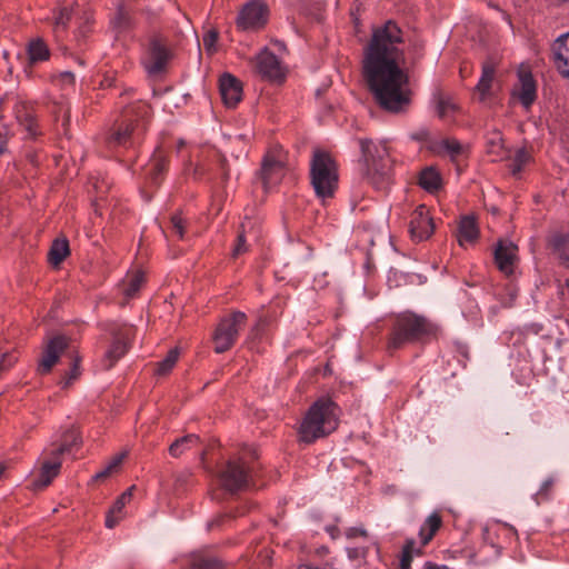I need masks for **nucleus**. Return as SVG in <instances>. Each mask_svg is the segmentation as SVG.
I'll return each instance as SVG.
<instances>
[{
    "instance_id": "36",
    "label": "nucleus",
    "mask_w": 569,
    "mask_h": 569,
    "mask_svg": "<svg viewBox=\"0 0 569 569\" xmlns=\"http://www.w3.org/2000/svg\"><path fill=\"white\" fill-rule=\"evenodd\" d=\"M531 159H532V157L527 149H525V148L519 149L516 152L512 163L510 166L511 173L513 176H517L519 172H521L523 167L531 161Z\"/></svg>"
},
{
    "instance_id": "43",
    "label": "nucleus",
    "mask_w": 569,
    "mask_h": 569,
    "mask_svg": "<svg viewBox=\"0 0 569 569\" xmlns=\"http://www.w3.org/2000/svg\"><path fill=\"white\" fill-rule=\"evenodd\" d=\"M553 486L552 479H547L540 487L539 491L536 493V500L540 503L543 500L548 499L549 492Z\"/></svg>"
},
{
    "instance_id": "10",
    "label": "nucleus",
    "mask_w": 569,
    "mask_h": 569,
    "mask_svg": "<svg viewBox=\"0 0 569 569\" xmlns=\"http://www.w3.org/2000/svg\"><path fill=\"white\" fill-rule=\"evenodd\" d=\"M433 221L429 217L427 208L425 206H419L413 211L409 223V231L412 240H426L433 233Z\"/></svg>"
},
{
    "instance_id": "57",
    "label": "nucleus",
    "mask_w": 569,
    "mask_h": 569,
    "mask_svg": "<svg viewBox=\"0 0 569 569\" xmlns=\"http://www.w3.org/2000/svg\"><path fill=\"white\" fill-rule=\"evenodd\" d=\"M328 373H330L329 365H327L326 368H325V375H328Z\"/></svg>"
},
{
    "instance_id": "29",
    "label": "nucleus",
    "mask_w": 569,
    "mask_h": 569,
    "mask_svg": "<svg viewBox=\"0 0 569 569\" xmlns=\"http://www.w3.org/2000/svg\"><path fill=\"white\" fill-rule=\"evenodd\" d=\"M198 442V437L196 435H188L180 439H177L170 447H169V453L178 458L180 457L186 450L190 449Z\"/></svg>"
},
{
    "instance_id": "28",
    "label": "nucleus",
    "mask_w": 569,
    "mask_h": 569,
    "mask_svg": "<svg viewBox=\"0 0 569 569\" xmlns=\"http://www.w3.org/2000/svg\"><path fill=\"white\" fill-rule=\"evenodd\" d=\"M28 56L31 63H37L49 58V49L41 39H36L28 46Z\"/></svg>"
},
{
    "instance_id": "44",
    "label": "nucleus",
    "mask_w": 569,
    "mask_h": 569,
    "mask_svg": "<svg viewBox=\"0 0 569 569\" xmlns=\"http://www.w3.org/2000/svg\"><path fill=\"white\" fill-rule=\"evenodd\" d=\"M171 223L174 232L182 238L184 233V220L181 218L180 214H173L171 217Z\"/></svg>"
},
{
    "instance_id": "35",
    "label": "nucleus",
    "mask_w": 569,
    "mask_h": 569,
    "mask_svg": "<svg viewBox=\"0 0 569 569\" xmlns=\"http://www.w3.org/2000/svg\"><path fill=\"white\" fill-rule=\"evenodd\" d=\"M68 347V338L64 336H54L48 340L44 356H59Z\"/></svg>"
},
{
    "instance_id": "46",
    "label": "nucleus",
    "mask_w": 569,
    "mask_h": 569,
    "mask_svg": "<svg viewBox=\"0 0 569 569\" xmlns=\"http://www.w3.org/2000/svg\"><path fill=\"white\" fill-rule=\"evenodd\" d=\"M59 358H42V361L39 365V370L44 373L51 370L58 362Z\"/></svg>"
},
{
    "instance_id": "37",
    "label": "nucleus",
    "mask_w": 569,
    "mask_h": 569,
    "mask_svg": "<svg viewBox=\"0 0 569 569\" xmlns=\"http://www.w3.org/2000/svg\"><path fill=\"white\" fill-rule=\"evenodd\" d=\"M111 23L113 29L118 32H122L129 29L131 26L129 12L122 6H120Z\"/></svg>"
},
{
    "instance_id": "11",
    "label": "nucleus",
    "mask_w": 569,
    "mask_h": 569,
    "mask_svg": "<svg viewBox=\"0 0 569 569\" xmlns=\"http://www.w3.org/2000/svg\"><path fill=\"white\" fill-rule=\"evenodd\" d=\"M284 173V168L281 160L277 159L273 154L268 153L262 161L261 169L259 171V179L261 180L262 187L268 191L273 186L278 184Z\"/></svg>"
},
{
    "instance_id": "41",
    "label": "nucleus",
    "mask_w": 569,
    "mask_h": 569,
    "mask_svg": "<svg viewBox=\"0 0 569 569\" xmlns=\"http://www.w3.org/2000/svg\"><path fill=\"white\" fill-rule=\"evenodd\" d=\"M218 38H219V32L216 29L209 30L203 36V47L209 54H212L217 51L216 44H217Z\"/></svg>"
},
{
    "instance_id": "18",
    "label": "nucleus",
    "mask_w": 569,
    "mask_h": 569,
    "mask_svg": "<svg viewBox=\"0 0 569 569\" xmlns=\"http://www.w3.org/2000/svg\"><path fill=\"white\" fill-rule=\"evenodd\" d=\"M136 487L131 486L128 488L113 503V506L108 511L106 518V526L109 529H112L118 525V522L122 519V510L123 508L132 500L133 491Z\"/></svg>"
},
{
    "instance_id": "15",
    "label": "nucleus",
    "mask_w": 569,
    "mask_h": 569,
    "mask_svg": "<svg viewBox=\"0 0 569 569\" xmlns=\"http://www.w3.org/2000/svg\"><path fill=\"white\" fill-rule=\"evenodd\" d=\"M219 89L223 103L228 108L236 107L242 99V84L230 73L221 76L219 81Z\"/></svg>"
},
{
    "instance_id": "45",
    "label": "nucleus",
    "mask_w": 569,
    "mask_h": 569,
    "mask_svg": "<svg viewBox=\"0 0 569 569\" xmlns=\"http://www.w3.org/2000/svg\"><path fill=\"white\" fill-rule=\"evenodd\" d=\"M189 346L187 342L179 341L174 347L170 348L167 351V356L173 357V356H180L181 353L189 352Z\"/></svg>"
},
{
    "instance_id": "48",
    "label": "nucleus",
    "mask_w": 569,
    "mask_h": 569,
    "mask_svg": "<svg viewBox=\"0 0 569 569\" xmlns=\"http://www.w3.org/2000/svg\"><path fill=\"white\" fill-rule=\"evenodd\" d=\"M348 557L350 560H357L362 558L366 553V549L363 548H348L347 549Z\"/></svg>"
},
{
    "instance_id": "42",
    "label": "nucleus",
    "mask_w": 569,
    "mask_h": 569,
    "mask_svg": "<svg viewBox=\"0 0 569 569\" xmlns=\"http://www.w3.org/2000/svg\"><path fill=\"white\" fill-rule=\"evenodd\" d=\"M176 360L177 358H164L162 361L158 363L156 373L158 376H166L176 366Z\"/></svg>"
},
{
    "instance_id": "54",
    "label": "nucleus",
    "mask_w": 569,
    "mask_h": 569,
    "mask_svg": "<svg viewBox=\"0 0 569 569\" xmlns=\"http://www.w3.org/2000/svg\"><path fill=\"white\" fill-rule=\"evenodd\" d=\"M260 323L256 325V327L252 329V335L257 333L259 331Z\"/></svg>"
},
{
    "instance_id": "13",
    "label": "nucleus",
    "mask_w": 569,
    "mask_h": 569,
    "mask_svg": "<svg viewBox=\"0 0 569 569\" xmlns=\"http://www.w3.org/2000/svg\"><path fill=\"white\" fill-rule=\"evenodd\" d=\"M517 246L509 240H500L495 250L496 263L502 272L511 274L517 262Z\"/></svg>"
},
{
    "instance_id": "30",
    "label": "nucleus",
    "mask_w": 569,
    "mask_h": 569,
    "mask_svg": "<svg viewBox=\"0 0 569 569\" xmlns=\"http://www.w3.org/2000/svg\"><path fill=\"white\" fill-rule=\"evenodd\" d=\"M76 17L78 23L79 38H86L91 31L92 16L90 10L80 9L77 12L73 11V18Z\"/></svg>"
},
{
    "instance_id": "14",
    "label": "nucleus",
    "mask_w": 569,
    "mask_h": 569,
    "mask_svg": "<svg viewBox=\"0 0 569 569\" xmlns=\"http://www.w3.org/2000/svg\"><path fill=\"white\" fill-rule=\"evenodd\" d=\"M257 68L259 73L269 80L279 81L284 77L280 61L267 49L257 57Z\"/></svg>"
},
{
    "instance_id": "31",
    "label": "nucleus",
    "mask_w": 569,
    "mask_h": 569,
    "mask_svg": "<svg viewBox=\"0 0 569 569\" xmlns=\"http://www.w3.org/2000/svg\"><path fill=\"white\" fill-rule=\"evenodd\" d=\"M440 149L450 157L451 161L457 163L459 157L463 156L466 152V147L455 139L443 140L440 144Z\"/></svg>"
},
{
    "instance_id": "53",
    "label": "nucleus",
    "mask_w": 569,
    "mask_h": 569,
    "mask_svg": "<svg viewBox=\"0 0 569 569\" xmlns=\"http://www.w3.org/2000/svg\"><path fill=\"white\" fill-rule=\"evenodd\" d=\"M561 293L562 295H568L569 296V278L566 279L565 281V286L562 287L561 289Z\"/></svg>"
},
{
    "instance_id": "59",
    "label": "nucleus",
    "mask_w": 569,
    "mask_h": 569,
    "mask_svg": "<svg viewBox=\"0 0 569 569\" xmlns=\"http://www.w3.org/2000/svg\"><path fill=\"white\" fill-rule=\"evenodd\" d=\"M183 144H184V142H183V141H180V142H179V144H178V147H179V148H182V147H183Z\"/></svg>"
},
{
    "instance_id": "17",
    "label": "nucleus",
    "mask_w": 569,
    "mask_h": 569,
    "mask_svg": "<svg viewBox=\"0 0 569 569\" xmlns=\"http://www.w3.org/2000/svg\"><path fill=\"white\" fill-rule=\"evenodd\" d=\"M134 336L131 326H123L113 332L111 349L108 356H123L131 350L130 341Z\"/></svg>"
},
{
    "instance_id": "7",
    "label": "nucleus",
    "mask_w": 569,
    "mask_h": 569,
    "mask_svg": "<svg viewBox=\"0 0 569 569\" xmlns=\"http://www.w3.org/2000/svg\"><path fill=\"white\" fill-rule=\"evenodd\" d=\"M250 458H256L254 449H247L239 457L228 460L220 469L218 479L224 490L233 493L248 486L254 470L250 465Z\"/></svg>"
},
{
    "instance_id": "19",
    "label": "nucleus",
    "mask_w": 569,
    "mask_h": 569,
    "mask_svg": "<svg viewBox=\"0 0 569 569\" xmlns=\"http://www.w3.org/2000/svg\"><path fill=\"white\" fill-rule=\"evenodd\" d=\"M169 57L167 49L159 41H153L150 48V62L147 64L148 72L151 74L161 72Z\"/></svg>"
},
{
    "instance_id": "21",
    "label": "nucleus",
    "mask_w": 569,
    "mask_h": 569,
    "mask_svg": "<svg viewBox=\"0 0 569 569\" xmlns=\"http://www.w3.org/2000/svg\"><path fill=\"white\" fill-rule=\"evenodd\" d=\"M519 79L521 84L519 99L528 108L536 99V83L532 76L526 71L519 73Z\"/></svg>"
},
{
    "instance_id": "33",
    "label": "nucleus",
    "mask_w": 569,
    "mask_h": 569,
    "mask_svg": "<svg viewBox=\"0 0 569 569\" xmlns=\"http://www.w3.org/2000/svg\"><path fill=\"white\" fill-rule=\"evenodd\" d=\"M144 282V274L142 271H137L131 274L128 280L123 283V293L127 298H132L140 290Z\"/></svg>"
},
{
    "instance_id": "5",
    "label": "nucleus",
    "mask_w": 569,
    "mask_h": 569,
    "mask_svg": "<svg viewBox=\"0 0 569 569\" xmlns=\"http://www.w3.org/2000/svg\"><path fill=\"white\" fill-rule=\"evenodd\" d=\"M146 113V106L130 107L123 110L110 128L106 141L109 148L133 147L143 129L140 118Z\"/></svg>"
},
{
    "instance_id": "60",
    "label": "nucleus",
    "mask_w": 569,
    "mask_h": 569,
    "mask_svg": "<svg viewBox=\"0 0 569 569\" xmlns=\"http://www.w3.org/2000/svg\"><path fill=\"white\" fill-rule=\"evenodd\" d=\"M442 569H448L447 567H442Z\"/></svg>"
},
{
    "instance_id": "32",
    "label": "nucleus",
    "mask_w": 569,
    "mask_h": 569,
    "mask_svg": "<svg viewBox=\"0 0 569 569\" xmlns=\"http://www.w3.org/2000/svg\"><path fill=\"white\" fill-rule=\"evenodd\" d=\"M552 244L560 259L569 267V233L556 234L552 239Z\"/></svg>"
},
{
    "instance_id": "51",
    "label": "nucleus",
    "mask_w": 569,
    "mask_h": 569,
    "mask_svg": "<svg viewBox=\"0 0 569 569\" xmlns=\"http://www.w3.org/2000/svg\"><path fill=\"white\" fill-rule=\"evenodd\" d=\"M346 536H347V538H355L356 536H363V537H366L367 536V531L365 529H360V528H349L346 531Z\"/></svg>"
},
{
    "instance_id": "8",
    "label": "nucleus",
    "mask_w": 569,
    "mask_h": 569,
    "mask_svg": "<svg viewBox=\"0 0 569 569\" xmlns=\"http://www.w3.org/2000/svg\"><path fill=\"white\" fill-rule=\"evenodd\" d=\"M247 322V316L241 311H233L223 317L217 325L212 333L213 349L217 353H223L230 350L234 345L240 330Z\"/></svg>"
},
{
    "instance_id": "22",
    "label": "nucleus",
    "mask_w": 569,
    "mask_h": 569,
    "mask_svg": "<svg viewBox=\"0 0 569 569\" xmlns=\"http://www.w3.org/2000/svg\"><path fill=\"white\" fill-rule=\"evenodd\" d=\"M69 241L66 236L56 239L49 250L48 260L53 268H58L63 259L69 254Z\"/></svg>"
},
{
    "instance_id": "47",
    "label": "nucleus",
    "mask_w": 569,
    "mask_h": 569,
    "mask_svg": "<svg viewBox=\"0 0 569 569\" xmlns=\"http://www.w3.org/2000/svg\"><path fill=\"white\" fill-rule=\"evenodd\" d=\"M126 457H127V451L120 452V453L116 455V456L110 460V462L108 463V466H110L111 468H113V470L118 471V470H119L120 465L122 463V461L124 460V458H126Z\"/></svg>"
},
{
    "instance_id": "16",
    "label": "nucleus",
    "mask_w": 569,
    "mask_h": 569,
    "mask_svg": "<svg viewBox=\"0 0 569 569\" xmlns=\"http://www.w3.org/2000/svg\"><path fill=\"white\" fill-rule=\"evenodd\" d=\"M61 461L58 458H44L40 462L39 472L31 485L32 490H41L49 486L60 471Z\"/></svg>"
},
{
    "instance_id": "26",
    "label": "nucleus",
    "mask_w": 569,
    "mask_h": 569,
    "mask_svg": "<svg viewBox=\"0 0 569 569\" xmlns=\"http://www.w3.org/2000/svg\"><path fill=\"white\" fill-rule=\"evenodd\" d=\"M440 526L441 518L439 515L432 513L427 518L419 531L422 546H426L432 539Z\"/></svg>"
},
{
    "instance_id": "6",
    "label": "nucleus",
    "mask_w": 569,
    "mask_h": 569,
    "mask_svg": "<svg viewBox=\"0 0 569 569\" xmlns=\"http://www.w3.org/2000/svg\"><path fill=\"white\" fill-rule=\"evenodd\" d=\"M311 184L322 201L332 198L338 187V169L331 156L322 150H315L310 162Z\"/></svg>"
},
{
    "instance_id": "50",
    "label": "nucleus",
    "mask_w": 569,
    "mask_h": 569,
    "mask_svg": "<svg viewBox=\"0 0 569 569\" xmlns=\"http://www.w3.org/2000/svg\"><path fill=\"white\" fill-rule=\"evenodd\" d=\"M117 472L116 470H113V468H111L110 466L107 465V467L98 472L96 475V480H102V479H106L108 477H110L112 473Z\"/></svg>"
},
{
    "instance_id": "52",
    "label": "nucleus",
    "mask_w": 569,
    "mask_h": 569,
    "mask_svg": "<svg viewBox=\"0 0 569 569\" xmlns=\"http://www.w3.org/2000/svg\"><path fill=\"white\" fill-rule=\"evenodd\" d=\"M7 139L0 133V153L6 151Z\"/></svg>"
},
{
    "instance_id": "9",
    "label": "nucleus",
    "mask_w": 569,
    "mask_h": 569,
    "mask_svg": "<svg viewBox=\"0 0 569 569\" xmlns=\"http://www.w3.org/2000/svg\"><path fill=\"white\" fill-rule=\"evenodd\" d=\"M269 9L262 0L247 2L237 18V26L241 30L258 29L267 23Z\"/></svg>"
},
{
    "instance_id": "34",
    "label": "nucleus",
    "mask_w": 569,
    "mask_h": 569,
    "mask_svg": "<svg viewBox=\"0 0 569 569\" xmlns=\"http://www.w3.org/2000/svg\"><path fill=\"white\" fill-rule=\"evenodd\" d=\"M191 569H223V565L216 558L197 555L192 557Z\"/></svg>"
},
{
    "instance_id": "49",
    "label": "nucleus",
    "mask_w": 569,
    "mask_h": 569,
    "mask_svg": "<svg viewBox=\"0 0 569 569\" xmlns=\"http://www.w3.org/2000/svg\"><path fill=\"white\" fill-rule=\"evenodd\" d=\"M117 472L116 470H113V468H111L110 466L107 465V467L98 472L96 475V480H102V479H106L108 477H110L112 473Z\"/></svg>"
},
{
    "instance_id": "4",
    "label": "nucleus",
    "mask_w": 569,
    "mask_h": 569,
    "mask_svg": "<svg viewBox=\"0 0 569 569\" xmlns=\"http://www.w3.org/2000/svg\"><path fill=\"white\" fill-rule=\"evenodd\" d=\"M362 171L376 188H385L389 179L391 160L386 142L373 143L369 139L360 140Z\"/></svg>"
},
{
    "instance_id": "24",
    "label": "nucleus",
    "mask_w": 569,
    "mask_h": 569,
    "mask_svg": "<svg viewBox=\"0 0 569 569\" xmlns=\"http://www.w3.org/2000/svg\"><path fill=\"white\" fill-rule=\"evenodd\" d=\"M495 78V67L491 62H486L482 66V76L476 87V92L479 94L480 100H485L490 94V89Z\"/></svg>"
},
{
    "instance_id": "23",
    "label": "nucleus",
    "mask_w": 569,
    "mask_h": 569,
    "mask_svg": "<svg viewBox=\"0 0 569 569\" xmlns=\"http://www.w3.org/2000/svg\"><path fill=\"white\" fill-rule=\"evenodd\" d=\"M256 228V222L249 219L248 217L240 223L238 230V237L232 250V257L237 258L238 256L248 251L246 236L247 233H253Z\"/></svg>"
},
{
    "instance_id": "27",
    "label": "nucleus",
    "mask_w": 569,
    "mask_h": 569,
    "mask_svg": "<svg viewBox=\"0 0 569 569\" xmlns=\"http://www.w3.org/2000/svg\"><path fill=\"white\" fill-rule=\"evenodd\" d=\"M419 183L423 189L432 192L440 188L441 177L438 171L429 167L421 171Z\"/></svg>"
},
{
    "instance_id": "12",
    "label": "nucleus",
    "mask_w": 569,
    "mask_h": 569,
    "mask_svg": "<svg viewBox=\"0 0 569 569\" xmlns=\"http://www.w3.org/2000/svg\"><path fill=\"white\" fill-rule=\"evenodd\" d=\"M551 60L559 74L569 79V32L553 41L551 46Z\"/></svg>"
},
{
    "instance_id": "56",
    "label": "nucleus",
    "mask_w": 569,
    "mask_h": 569,
    "mask_svg": "<svg viewBox=\"0 0 569 569\" xmlns=\"http://www.w3.org/2000/svg\"><path fill=\"white\" fill-rule=\"evenodd\" d=\"M94 207H96V211H98L101 208V204L98 201H96Z\"/></svg>"
},
{
    "instance_id": "20",
    "label": "nucleus",
    "mask_w": 569,
    "mask_h": 569,
    "mask_svg": "<svg viewBox=\"0 0 569 569\" xmlns=\"http://www.w3.org/2000/svg\"><path fill=\"white\" fill-rule=\"evenodd\" d=\"M479 236V229L477 227L473 217L465 216L461 218L458 227V242L461 247L466 243H473Z\"/></svg>"
},
{
    "instance_id": "55",
    "label": "nucleus",
    "mask_w": 569,
    "mask_h": 569,
    "mask_svg": "<svg viewBox=\"0 0 569 569\" xmlns=\"http://www.w3.org/2000/svg\"><path fill=\"white\" fill-rule=\"evenodd\" d=\"M10 352H11V350H4V351L1 353V356L7 357V356H9V353H10Z\"/></svg>"
},
{
    "instance_id": "2",
    "label": "nucleus",
    "mask_w": 569,
    "mask_h": 569,
    "mask_svg": "<svg viewBox=\"0 0 569 569\" xmlns=\"http://www.w3.org/2000/svg\"><path fill=\"white\" fill-rule=\"evenodd\" d=\"M338 427V407L329 398L316 401L305 415L299 429V440L311 443L326 437Z\"/></svg>"
},
{
    "instance_id": "39",
    "label": "nucleus",
    "mask_w": 569,
    "mask_h": 569,
    "mask_svg": "<svg viewBox=\"0 0 569 569\" xmlns=\"http://www.w3.org/2000/svg\"><path fill=\"white\" fill-rule=\"evenodd\" d=\"M456 109L455 103L447 97L440 94L437 100L438 114L446 118L451 111Z\"/></svg>"
},
{
    "instance_id": "1",
    "label": "nucleus",
    "mask_w": 569,
    "mask_h": 569,
    "mask_svg": "<svg viewBox=\"0 0 569 569\" xmlns=\"http://www.w3.org/2000/svg\"><path fill=\"white\" fill-rule=\"evenodd\" d=\"M402 32L393 21L376 28L365 49L363 77L376 102L386 111L399 113L411 101L409 76L402 68L405 52L399 48Z\"/></svg>"
},
{
    "instance_id": "25",
    "label": "nucleus",
    "mask_w": 569,
    "mask_h": 569,
    "mask_svg": "<svg viewBox=\"0 0 569 569\" xmlns=\"http://www.w3.org/2000/svg\"><path fill=\"white\" fill-rule=\"evenodd\" d=\"M70 19L71 13L67 7L53 11L52 30L58 38L67 34Z\"/></svg>"
},
{
    "instance_id": "38",
    "label": "nucleus",
    "mask_w": 569,
    "mask_h": 569,
    "mask_svg": "<svg viewBox=\"0 0 569 569\" xmlns=\"http://www.w3.org/2000/svg\"><path fill=\"white\" fill-rule=\"evenodd\" d=\"M164 169H166L164 158L156 152L151 160V169L149 172V177H150L151 181L154 183H158V177L164 171Z\"/></svg>"
},
{
    "instance_id": "40",
    "label": "nucleus",
    "mask_w": 569,
    "mask_h": 569,
    "mask_svg": "<svg viewBox=\"0 0 569 569\" xmlns=\"http://www.w3.org/2000/svg\"><path fill=\"white\" fill-rule=\"evenodd\" d=\"M413 552L419 553L420 551L415 549V541L409 540L406 543V546L403 547L402 558H401V562H400L401 569H410V562H411Z\"/></svg>"
},
{
    "instance_id": "58",
    "label": "nucleus",
    "mask_w": 569,
    "mask_h": 569,
    "mask_svg": "<svg viewBox=\"0 0 569 569\" xmlns=\"http://www.w3.org/2000/svg\"><path fill=\"white\" fill-rule=\"evenodd\" d=\"M77 440H78V438H77V437H76V435L73 433V440H72L73 448H74V447H76V445H77Z\"/></svg>"
},
{
    "instance_id": "3",
    "label": "nucleus",
    "mask_w": 569,
    "mask_h": 569,
    "mask_svg": "<svg viewBox=\"0 0 569 569\" xmlns=\"http://www.w3.org/2000/svg\"><path fill=\"white\" fill-rule=\"evenodd\" d=\"M438 331L439 327L427 318L412 312H403L395 319L388 348L391 351H398L407 343L436 337Z\"/></svg>"
}]
</instances>
